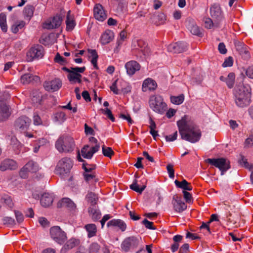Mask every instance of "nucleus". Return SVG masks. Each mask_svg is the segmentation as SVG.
Here are the masks:
<instances>
[{
  "mask_svg": "<svg viewBox=\"0 0 253 253\" xmlns=\"http://www.w3.org/2000/svg\"><path fill=\"white\" fill-rule=\"evenodd\" d=\"M218 49L221 54H224L227 52V49L223 42H220L219 43Z\"/></svg>",
  "mask_w": 253,
  "mask_h": 253,
  "instance_id": "63",
  "label": "nucleus"
},
{
  "mask_svg": "<svg viewBox=\"0 0 253 253\" xmlns=\"http://www.w3.org/2000/svg\"><path fill=\"white\" fill-rule=\"evenodd\" d=\"M88 212L93 221H97L101 218V213L96 206L89 207Z\"/></svg>",
  "mask_w": 253,
  "mask_h": 253,
  "instance_id": "25",
  "label": "nucleus"
},
{
  "mask_svg": "<svg viewBox=\"0 0 253 253\" xmlns=\"http://www.w3.org/2000/svg\"><path fill=\"white\" fill-rule=\"evenodd\" d=\"M26 169H24V167H23L20 171H19V175L20 176L24 179L27 178L29 175V172H30L29 171L27 170Z\"/></svg>",
  "mask_w": 253,
  "mask_h": 253,
  "instance_id": "60",
  "label": "nucleus"
},
{
  "mask_svg": "<svg viewBox=\"0 0 253 253\" xmlns=\"http://www.w3.org/2000/svg\"><path fill=\"white\" fill-rule=\"evenodd\" d=\"M246 74L249 78L253 79V66L249 67L247 69L244 70Z\"/></svg>",
  "mask_w": 253,
  "mask_h": 253,
  "instance_id": "64",
  "label": "nucleus"
},
{
  "mask_svg": "<svg viewBox=\"0 0 253 253\" xmlns=\"http://www.w3.org/2000/svg\"><path fill=\"white\" fill-rule=\"evenodd\" d=\"M84 178L85 181H89L91 180H93L95 182L97 181V179L96 178L95 175L93 173H89V172H84Z\"/></svg>",
  "mask_w": 253,
  "mask_h": 253,
  "instance_id": "50",
  "label": "nucleus"
},
{
  "mask_svg": "<svg viewBox=\"0 0 253 253\" xmlns=\"http://www.w3.org/2000/svg\"><path fill=\"white\" fill-rule=\"evenodd\" d=\"M54 61L55 62L59 63L61 65H64L66 63L65 58L60 56L59 53H57L54 58Z\"/></svg>",
  "mask_w": 253,
  "mask_h": 253,
  "instance_id": "53",
  "label": "nucleus"
},
{
  "mask_svg": "<svg viewBox=\"0 0 253 253\" xmlns=\"http://www.w3.org/2000/svg\"><path fill=\"white\" fill-rule=\"evenodd\" d=\"M187 29L190 32L194 35L200 37L203 36L202 30L196 24L194 20L191 18H188L186 19L185 22Z\"/></svg>",
  "mask_w": 253,
  "mask_h": 253,
  "instance_id": "11",
  "label": "nucleus"
},
{
  "mask_svg": "<svg viewBox=\"0 0 253 253\" xmlns=\"http://www.w3.org/2000/svg\"><path fill=\"white\" fill-rule=\"evenodd\" d=\"M149 106L155 112L163 114L167 109V105L162 97L159 95H152L149 99Z\"/></svg>",
  "mask_w": 253,
  "mask_h": 253,
  "instance_id": "4",
  "label": "nucleus"
},
{
  "mask_svg": "<svg viewBox=\"0 0 253 253\" xmlns=\"http://www.w3.org/2000/svg\"><path fill=\"white\" fill-rule=\"evenodd\" d=\"M2 222L4 225H7L9 226H13L15 225V220L11 217L6 216L3 217Z\"/></svg>",
  "mask_w": 253,
  "mask_h": 253,
  "instance_id": "46",
  "label": "nucleus"
},
{
  "mask_svg": "<svg viewBox=\"0 0 253 253\" xmlns=\"http://www.w3.org/2000/svg\"><path fill=\"white\" fill-rule=\"evenodd\" d=\"M42 99V94L39 90H33L32 92V101L35 105H39L41 104Z\"/></svg>",
  "mask_w": 253,
  "mask_h": 253,
  "instance_id": "31",
  "label": "nucleus"
},
{
  "mask_svg": "<svg viewBox=\"0 0 253 253\" xmlns=\"http://www.w3.org/2000/svg\"><path fill=\"white\" fill-rule=\"evenodd\" d=\"M61 86L62 82L59 79H55L51 81H46L43 84V87L45 89L52 92L58 90Z\"/></svg>",
  "mask_w": 253,
  "mask_h": 253,
  "instance_id": "12",
  "label": "nucleus"
},
{
  "mask_svg": "<svg viewBox=\"0 0 253 253\" xmlns=\"http://www.w3.org/2000/svg\"><path fill=\"white\" fill-rule=\"evenodd\" d=\"M210 13L213 19L217 21H220L223 18L221 8L219 4L214 3L210 8Z\"/></svg>",
  "mask_w": 253,
  "mask_h": 253,
  "instance_id": "18",
  "label": "nucleus"
},
{
  "mask_svg": "<svg viewBox=\"0 0 253 253\" xmlns=\"http://www.w3.org/2000/svg\"><path fill=\"white\" fill-rule=\"evenodd\" d=\"M157 19L159 20V21H156L155 24L158 26L164 23L166 19V17L164 13H160L157 16Z\"/></svg>",
  "mask_w": 253,
  "mask_h": 253,
  "instance_id": "57",
  "label": "nucleus"
},
{
  "mask_svg": "<svg viewBox=\"0 0 253 253\" xmlns=\"http://www.w3.org/2000/svg\"><path fill=\"white\" fill-rule=\"evenodd\" d=\"M33 121L35 125H40L42 124V119L37 113H35L34 114Z\"/></svg>",
  "mask_w": 253,
  "mask_h": 253,
  "instance_id": "61",
  "label": "nucleus"
},
{
  "mask_svg": "<svg viewBox=\"0 0 253 253\" xmlns=\"http://www.w3.org/2000/svg\"><path fill=\"white\" fill-rule=\"evenodd\" d=\"M100 246L97 243H92L89 247V253H95L98 252L100 250Z\"/></svg>",
  "mask_w": 253,
  "mask_h": 253,
  "instance_id": "52",
  "label": "nucleus"
},
{
  "mask_svg": "<svg viewBox=\"0 0 253 253\" xmlns=\"http://www.w3.org/2000/svg\"><path fill=\"white\" fill-rule=\"evenodd\" d=\"M233 58L231 56H229L227 58L225 59L223 63L222 64V66L223 67H231L233 65Z\"/></svg>",
  "mask_w": 253,
  "mask_h": 253,
  "instance_id": "55",
  "label": "nucleus"
},
{
  "mask_svg": "<svg viewBox=\"0 0 253 253\" xmlns=\"http://www.w3.org/2000/svg\"><path fill=\"white\" fill-rule=\"evenodd\" d=\"M75 144L73 138L67 135L61 136L56 142L55 147L60 152H70L73 151Z\"/></svg>",
  "mask_w": 253,
  "mask_h": 253,
  "instance_id": "3",
  "label": "nucleus"
},
{
  "mask_svg": "<svg viewBox=\"0 0 253 253\" xmlns=\"http://www.w3.org/2000/svg\"><path fill=\"white\" fill-rule=\"evenodd\" d=\"M39 79L37 76H34L30 74H25L21 76V82L23 84L30 83L33 80H37Z\"/></svg>",
  "mask_w": 253,
  "mask_h": 253,
  "instance_id": "36",
  "label": "nucleus"
},
{
  "mask_svg": "<svg viewBox=\"0 0 253 253\" xmlns=\"http://www.w3.org/2000/svg\"><path fill=\"white\" fill-rule=\"evenodd\" d=\"M24 169L30 172H36L39 169L37 164L33 161L28 162L24 166Z\"/></svg>",
  "mask_w": 253,
  "mask_h": 253,
  "instance_id": "37",
  "label": "nucleus"
},
{
  "mask_svg": "<svg viewBox=\"0 0 253 253\" xmlns=\"http://www.w3.org/2000/svg\"><path fill=\"white\" fill-rule=\"evenodd\" d=\"M53 201L52 195L45 193L42 194L41 199V204L42 207H47L50 206Z\"/></svg>",
  "mask_w": 253,
  "mask_h": 253,
  "instance_id": "26",
  "label": "nucleus"
},
{
  "mask_svg": "<svg viewBox=\"0 0 253 253\" xmlns=\"http://www.w3.org/2000/svg\"><path fill=\"white\" fill-rule=\"evenodd\" d=\"M44 55V49L41 45H36L32 47L27 53L26 60L32 62L36 59L42 58Z\"/></svg>",
  "mask_w": 253,
  "mask_h": 253,
  "instance_id": "7",
  "label": "nucleus"
},
{
  "mask_svg": "<svg viewBox=\"0 0 253 253\" xmlns=\"http://www.w3.org/2000/svg\"><path fill=\"white\" fill-rule=\"evenodd\" d=\"M184 96L183 94H180L177 96H171L170 101L171 102L174 104L179 105L181 104L184 101Z\"/></svg>",
  "mask_w": 253,
  "mask_h": 253,
  "instance_id": "40",
  "label": "nucleus"
},
{
  "mask_svg": "<svg viewBox=\"0 0 253 253\" xmlns=\"http://www.w3.org/2000/svg\"><path fill=\"white\" fill-rule=\"evenodd\" d=\"M85 229L88 232V237H92L96 235L97 232L96 226L94 224H87L85 226Z\"/></svg>",
  "mask_w": 253,
  "mask_h": 253,
  "instance_id": "35",
  "label": "nucleus"
},
{
  "mask_svg": "<svg viewBox=\"0 0 253 253\" xmlns=\"http://www.w3.org/2000/svg\"><path fill=\"white\" fill-rule=\"evenodd\" d=\"M52 239L59 244H63L67 239L66 233L59 226H53L50 229Z\"/></svg>",
  "mask_w": 253,
  "mask_h": 253,
  "instance_id": "8",
  "label": "nucleus"
},
{
  "mask_svg": "<svg viewBox=\"0 0 253 253\" xmlns=\"http://www.w3.org/2000/svg\"><path fill=\"white\" fill-rule=\"evenodd\" d=\"M82 75L80 73L72 72L71 74H68L67 78L69 81L72 84L76 83V79H81Z\"/></svg>",
  "mask_w": 253,
  "mask_h": 253,
  "instance_id": "42",
  "label": "nucleus"
},
{
  "mask_svg": "<svg viewBox=\"0 0 253 253\" xmlns=\"http://www.w3.org/2000/svg\"><path fill=\"white\" fill-rule=\"evenodd\" d=\"M25 26V22L23 21H20L18 23H15L11 27L12 32L16 34L20 29L23 28Z\"/></svg>",
  "mask_w": 253,
  "mask_h": 253,
  "instance_id": "43",
  "label": "nucleus"
},
{
  "mask_svg": "<svg viewBox=\"0 0 253 253\" xmlns=\"http://www.w3.org/2000/svg\"><path fill=\"white\" fill-rule=\"evenodd\" d=\"M88 53L90 54L89 56V57H92V59L91 60V63L93 65V67L95 69H98V66L97 64V61L98 59V54L97 53L95 49H88L87 50Z\"/></svg>",
  "mask_w": 253,
  "mask_h": 253,
  "instance_id": "34",
  "label": "nucleus"
},
{
  "mask_svg": "<svg viewBox=\"0 0 253 253\" xmlns=\"http://www.w3.org/2000/svg\"><path fill=\"white\" fill-rule=\"evenodd\" d=\"M78 244V241L77 240L75 239H71L66 242L64 248L65 249H71L75 247Z\"/></svg>",
  "mask_w": 253,
  "mask_h": 253,
  "instance_id": "44",
  "label": "nucleus"
},
{
  "mask_svg": "<svg viewBox=\"0 0 253 253\" xmlns=\"http://www.w3.org/2000/svg\"><path fill=\"white\" fill-rule=\"evenodd\" d=\"M100 111L104 114V115H106L107 117L112 121V122H115V119L113 115L112 112L110 109L108 108L106 109H101Z\"/></svg>",
  "mask_w": 253,
  "mask_h": 253,
  "instance_id": "47",
  "label": "nucleus"
},
{
  "mask_svg": "<svg viewBox=\"0 0 253 253\" xmlns=\"http://www.w3.org/2000/svg\"><path fill=\"white\" fill-rule=\"evenodd\" d=\"M253 146V134H251L245 140L244 142L245 148H250Z\"/></svg>",
  "mask_w": 253,
  "mask_h": 253,
  "instance_id": "49",
  "label": "nucleus"
},
{
  "mask_svg": "<svg viewBox=\"0 0 253 253\" xmlns=\"http://www.w3.org/2000/svg\"><path fill=\"white\" fill-rule=\"evenodd\" d=\"M96 166L95 165H88L83 164V169L84 170L85 172H90L92 170L95 169Z\"/></svg>",
  "mask_w": 253,
  "mask_h": 253,
  "instance_id": "54",
  "label": "nucleus"
},
{
  "mask_svg": "<svg viewBox=\"0 0 253 253\" xmlns=\"http://www.w3.org/2000/svg\"><path fill=\"white\" fill-rule=\"evenodd\" d=\"M140 181L143 184L141 188L139 187V185L137 183V180L134 179L132 184L130 185V188L139 194H141L146 187L147 180L146 178L144 177L141 179Z\"/></svg>",
  "mask_w": 253,
  "mask_h": 253,
  "instance_id": "23",
  "label": "nucleus"
},
{
  "mask_svg": "<svg viewBox=\"0 0 253 253\" xmlns=\"http://www.w3.org/2000/svg\"><path fill=\"white\" fill-rule=\"evenodd\" d=\"M89 148V145H86L81 150L82 155L84 158L91 159L93 155L99 150L100 145H95V146L92 147L90 150H88Z\"/></svg>",
  "mask_w": 253,
  "mask_h": 253,
  "instance_id": "15",
  "label": "nucleus"
},
{
  "mask_svg": "<svg viewBox=\"0 0 253 253\" xmlns=\"http://www.w3.org/2000/svg\"><path fill=\"white\" fill-rule=\"evenodd\" d=\"M58 207H65L70 210H74L76 208V205L73 201L69 198H63L58 203Z\"/></svg>",
  "mask_w": 253,
  "mask_h": 253,
  "instance_id": "27",
  "label": "nucleus"
},
{
  "mask_svg": "<svg viewBox=\"0 0 253 253\" xmlns=\"http://www.w3.org/2000/svg\"><path fill=\"white\" fill-rule=\"evenodd\" d=\"M94 16L96 19L100 21H103L107 18V15L101 4L98 3L95 5Z\"/></svg>",
  "mask_w": 253,
  "mask_h": 253,
  "instance_id": "17",
  "label": "nucleus"
},
{
  "mask_svg": "<svg viewBox=\"0 0 253 253\" xmlns=\"http://www.w3.org/2000/svg\"><path fill=\"white\" fill-rule=\"evenodd\" d=\"M31 119L25 116L18 118L15 122L14 126L15 128L20 131L26 130L30 124Z\"/></svg>",
  "mask_w": 253,
  "mask_h": 253,
  "instance_id": "10",
  "label": "nucleus"
},
{
  "mask_svg": "<svg viewBox=\"0 0 253 253\" xmlns=\"http://www.w3.org/2000/svg\"><path fill=\"white\" fill-rule=\"evenodd\" d=\"M62 18L60 15H56L50 21H48L43 24L44 29H52L59 27L61 24Z\"/></svg>",
  "mask_w": 253,
  "mask_h": 253,
  "instance_id": "16",
  "label": "nucleus"
},
{
  "mask_svg": "<svg viewBox=\"0 0 253 253\" xmlns=\"http://www.w3.org/2000/svg\"><path fill=\"white\" fill-rule=\"evenodd\" d=\"M14 213L15 217L16 218L17 222L18 223H21V222H22L24 220V216L23 214L18 211H15Z\"/></svg>",
  "mask_w": 253,
  "mask_h": 253,
  "instance_id": "56",
  "label": "nucleus"
},
{
  "mask_svg": "<svg viewBox=\"0 0 253 253\" xmlns=\"http://www.w3.org/2000/svg\"><path fill=\"white\" fill-rule=\"evenodd\" d=\"M174 183L178 188H181L184 191L188 190L191 191L192 187L190 183H188L186 180L183 179L181 182H179L177 180H175Z\"/></svg>",
  "mask_w": 253,
  "mask_h": 253,
  "instance_id": "32",
  "label": "nucleus"
},
{
  "mask_svg": "<svg viewBox=\"0 0 253 253\" xmlns=\"http://www.w3.org/2000/svg\"><path fill=\"white\" fill-rule=\"evenodd\" d=\"M187 44L186 42H180L170 44L168 46V50L173 53H181L186 51Z\"/></svg>",
  "mask_w": 253,
  "mask_h": 253,
  "instance_id": "13",
  "label": "nucleus"
},
{
  "mask_svg": "<svg viewBox=\"0 0 253 253\" xmlns=\"http://www.w3.org/2000/svg\"><path fill=\"white\" fill-rule=\"evenodd\" d=\"M125 68L126 70V72L129 76H132L135 74V73L139 70L140 66L135 61H130L127 62L125 65Z\"/></svg>",
  "mask_w": 253,
  "mask_h": 253,
  "instance_id": "19",
  "label": "nucleus"
},
{
  "mask_svg": "<svg viewBox=\"0 0 253 253\" xmlns=\"http://www.w3.org/2000/svg\"><path fill=\"white\" fill-rule=\"evenodd\" d=\"M17 168L16 163L12 159H5L1 162L0 165V169L5 171L8 169H15Z\"/></svg>",
  "mask_w": 253,
  "mask_h": 253,
  "instance_id": "20",
  "label": "nucleus"
},
{
  "mask_svg": "<svg viewBox=\"0 0 253 253\" xmlns=\"http://www.w3.org/2000/svg\"><path fill=\"white\" fill-rule=\"evenodd\" d=\"M102 147V153L104 156L111 158L114 154V152L111 147H106L105 145H103Z\"/></svg>",
  "mask_w": 253,
  "mask_h": 253,
  "instance_id": "41",
  "label": "nucleus"
},
{
  "mask_svg": "<svg viewBox=\"0 0 253 253\" xmlns=\"http://www.w3.org/2000/svg\"><path fill=\"white\" fill-rule=\"evenodd\" d=\"M173 209L175 211L181 212L186 209L187 205L182 201L181 198L178 196H174L172 201Z\"/></svg>",
  "mask_w": 253,
  "mask_h": 253,
  "instance_id": "14",
  "label": "nucleus"
},
{
  "mask_svg": "<svg viewBox=\"0 0 253 253\" xmlns=\"http://www.w3.org/2000/svg\"><path fill=\"white\" fill-rule=\"evenodd\" d=\"M85 198L87 201L91 204L90 207L96 206L95 205L96 204L97 197L94 193L91 192H88L86 195Z\"/></svg>",
  "mask_w": 253,
  "mask_h": 253,
  "instance_id": "38",
  "label": "nucleus"
},
{
  "mask_svg": "<svg viewBox=\"0 0 253 253\" xmlns=\"http://www.w3.org/2000/svg\"><path fill=\"white\" fill-rule=\"evenodd\" d=\"M157 87V84L154 80L151 78H147L143 83L142 89L143 91L146 92L148 90H154Z\"/></svg>",
  "mask_w": 253,
  "mask_h": 253,
  "instance_id": "22",
  "label": "nucleus"
},
{
  "mask_svg": "<svg viewBox=\"0 0 253 253\" xmlns=\"http://www.w3.org/2000/svg\"><path fill=\"white\" fill-rule=\"evenodd\" d=\"M34 7L32 5H28L25 7L23 10V14L25 18H27L28 20H30L33 16Z\"/></svg>",
  "mask_w": 253,
  "mask_h": 253,
  "instance_id": "33",
  "label": "nucleus"
},
{
  "mask_svg": "<svg viewBox=\"0 0 253 253\" xmlns=\"http://www.w3.org/2000/svg\"><path fill=\"white\" fill-rule=\"evenodd\" d=\"M235 102L237 105L244 107L249 105L251 97V88L247 84L237 85L235 88Z\"/></svg>",
  "mask_w": 253,
  "mask_h": 253,
  "instance_id": "2",
  "label": "nucleus"
},
{
  "mask_svg": "<svg viewBox=\"0 0 253 253\" xmlns=\"http://www.w3.org/2000/svg\"><path fill=\"white\" fill-rule=\"evenodd\" d=\"M55 120L57 122H63L66 120V114L64 112H57L55 114Z\"/></svg>",
  "mask_w": 253,
  "mask_h": 253,
  "instance_id": "48",
  "label": "nucleus"
},
{
  "mask_svg": "<svg viewBox=\"0 0 253 253\" xmlns=\"http://www.w3.org/2000/svg\"><path fill=\"white\" fill-rule=\"evenodd\" d=\"M114 38V33L110 30L106 31L101 36L100 41L102 44H106L110 42Z\"/></svg>",
  "mask_w": 253,
  "mask_h": 253,
  "instance_id": "28",
  "label": "nucleus"
},
{
  "mask_svg": "<svg viewBox=\"0 0 253 253\" xmlns=\"http://www.w3.org/2000/svg\"><path fill=\"white\" fill-rule=\"evenodd\" d=\"M139 240L135 237L131 236L126 238L122 243L121 248L123 251L127 252L132 249L138 246Z\"/></svg>",
  "mask_w": 253,
  "mask_h": 253,
  "instance_id": "9",
  "label": "nucleus"
},
{
  "mask_svg": "<svg viewBox=\"0 0 253 253\" xmlns=\"http://www.w3.org/2000/svg\"><path fill=\"white\" fill-rule=\"evenodd\" d=\"M177 125L182 139L191 143L199 141L202 135L201 131L190 117L184 115L177 122Z\"/></svg>",
  "mask_w": 253,
  "mask_h": 253,
  "instance_id": "1",
  "label": "nucleus"
},
{
  "mask_svg": "<svg viewBox=\"0 0 253 253\" xmlns=\"http://www.w3.org/2000/svg\"><path fill=\"white\" fill-rule=\"evenodd\" d=\"M177 137V131H176L172 135H166L165 138L167 141H173L176 139Z\"/></svg>",
  "mask_w": 253,
  "mask_h": 253,
  "instance_id": "62",
  "label": "nucleus"
},
{
  "mask_svg": "<svg viewBox=\"0 0 253 253\" xmlns=\"http://www.w3.org/2000/svg\"><path fill=\"white\" fill-rule=\"evenodd\" d=\"M173 167V165L171 164H168L167 166L168 172L169 173V177L171 178H173L174 176V170Z\"/></svg>",
  "mask_w": 253,
  "mask_h": 253,
  "instance_id": "59",
  "label": "nucleus"
},
{
  "mask_svg": "<svg viewBox=\"0 0 253 253\" xmlns=\"http://www.w3.org/2000/svg\"><path fill=\"white\" fill-rule=\"evenodd\" d=\"M205 162L219 169L221 175L224 174L225 172L231 167L230 161L224 158L207 159Z\"/></svg>",
  "mask_w": 253,
  "mask_h": 253,
  "instance_id": "5",
  "label": "nucleus"
},
{
  "mask_svg": "<svg viewBox=\"0 0 253 253\" xmlns=\"http://www.w3.org/2000/svg\"><path fill=\"white\" fill-rule=\"evenodd\" d=\"M9 115V107L4 102L0 101V122L7 119Z\"/></svg>",
  "mask_w": 253,
  "mask_h": 253,
  "instance_id": "24",
  "label": "nucleus"
},
{
  "mask_svg": "<svg viewBox=\"0 0 253 253\" xmlns=\"http://www.w3.org/2000/svg\"><path fill=\"white\" fill-rule=\"evenodd\" d=\"M239 52L240 54L242 56V57L245 60H248L251 57L250 53L248 50L247 46L244 48L243 49L241 50Z\"/></svg>",
  "mask_w": 253,
  "mask_h": 253,
  "instance_id": "51",
  "label": "nucleus"
},
{
  "mask_svg": "<svg viewBox=\"0 0 253 253\" xmlns=\"http://www.w3.org/2000/svg\"><path fill=\"white\" fill-rule=\"evenodd\" d=\"M70 13L71 11L69 10L67 12L66 20V30L69 31H72L76 25L74 17L70 15Z\"/></svg>",
  "mask_w": 253,
  "mask_h": 253,
  "instance_id": "30",
  "label": "nucleus"
},
{
  "mask_svg": "<svg viewBox=\"0 0 253 253\" xmlns=\"http://www.w3.org/2000/svg\"><path fill=\"white\" fill-rule=\"evenodd\" d=\"M137 44L135 49L138 52L142 53L145 57L148 56L150 52V49L147 44L142 40H138L137 41Z\"/></svg>",
  "mask_w": 253,
  "mask_h": 253,
  "instance_id": "21",
  "label": "nucleus"
},
{
  "mask_svg": "<svg viewBox=\"0 0 253 253\" xmlns=\"http://www.w3.org/2000/svg\"><path fill=\"white\" fill-rule=\"evenodd\" d=\"M107 226H118L122 231H124L126 229V223L121 219H112L109 221L107 224Z\"/></svg>",
  "mask_w": 253,
  "mask_h": 253,
  "instance_id": "29",
  "label": "nucleus"
},
{
  "mask_svg": "<svg viewBox=\"0 0 253 253\" xmlns=\"http://www.w3.org/2000/svg\"><path fill=\"white\" fill-rule=\"evenodd\" d=\"M73 165L72 160L69 158H63L60 160L56 168V173L61 176L70 171Z\"/></svg>",
  "mask_w": 253,
  "mask_h": 253,
  "instance_id": "6",
  "label": "nucleus"
},
{
  "mask_svg": "<svg viewBox=\"0 0 253 253\" xmlns=\"http://www.w3.org/2000/svg\"><path fill=\"white\" fill-rule=\"evenodd\" d=\"M142 224L144 225L145 227L149 229H156L153 226V223L152 222L148 221L147 219H144L142 221Z\"/></svg>",
  "mask_w": 253,
  "mask_h": 253,
  "instance_id": "58",
  "label": "nucleus"
},
{
  "mask_svg": "<svg viewBox=\"0 0 253 253\" xmlns=\"http://www.w3.org/2000/svg\"><path fill=\"white\" fill-rule=\"evenodd\" d=\"M235 81V74L233 73H230L226 79V83L228 87L231 88L233 87Z\"/></svg>",
  "mask_w": 253,
  "mask_h": 253,
  "instance_id": "39",
  "label": "nucleus"
},
{
  "mask_svg": "<svg viewBox=\"0 0 253 253\" xmlns=\"http://www.w3.org/2000/svg\"><path fill=\"white\" fill-rule=\"evenodd\" d=\"M1 201L4 202L9 208H12L14 204L12 202V199L9 196L5 195L1 198Z\"/></svg>",
  "mask_w": 253,
  "mask_h": 253,
  "instance_id": "45",
  "label": "nucleus"
}]
</instances>
